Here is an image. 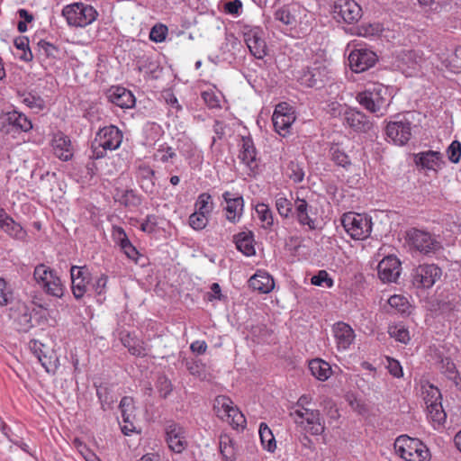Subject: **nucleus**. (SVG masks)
<instances>
[{
    "label": "nucleus",
    "mask_w": 461,
    "mask_h": 461,
    "mask_svg": "<svg viewBox=\"0 0 461 461\" xmlns=\"http://www.w3.org/2000/svg\"><path fill=\"white\" fill-rule=\"evenodd\" d=\"M31 348L46 372L54 375L59 365L54 350L37 340L31 341Z\"/></svg>",
    "instance_id": "13"
},
{
    "label": "nucleus",
    "mask_w": 461,
    "mask_h": 461,
    "mask_svg": "<svg viewBox=\"0 0 461 461\" xmlns=\"http://www.w3.org/2000/svg\"><path fill=\"white\" fill-rule=\"evenodd\" d=\"M244 39L250 53L258 59L267 55V43L263 39V31L254 27L244 32Z\"/></svg>",
    "instance_id": "19"
},
{
    "label": "nucleus",
    "mask_w": 461,
    "mask_h": 461,
    "mask_svg": "<svg viewBox=\"0 0 461 461\" xmlns=\"http://www.w3.org/2000/svg\"><path fill=\"white\" fill-rule=\"evenodd\" d=\"M0 229L14 238H22L24 231L22 226L15 222L3 208H0Z\"/></svg>",
    "instance_id": "32"
},
{
    "label": "nucleus",
    "mask_w": 461,
    "mask_h": 461,
    "mask_svg": "<svg viewBox=\"0 0 461 461\" xmlns=\"http://www.w3.org/2000/svg\"><path fill=\"white\" fill-rule=\"evenodd\" d=\"M276 208L279 215L283 218H289L293 216L294 204L291 201L284 196H276Z\"/></svg>",
    "instance_id": "44"
},
{
    "label": "nucleus",
    "mask_w": 461,
    "mask_h": 461,
    "mask_svg": "<svg viewBox=\"0 0 461 461\" xmlns=\"http://www.w3.org/2000/svg\"><path fill=\"white\" fill-rule=\"evenodd\" d=\"M109 102L122 109L134 106L136 99L132 93L122 86H112L106 92Z\"/></svg>",
    "instance_id": "22"
},
{
    "label": "nucleus",
    "mask_w": 461,
    "mask_h": 461,
    "mask_svg": "<svg viewBox=\"0 0 461 461\" xmlns=\"http://www.w3.org/2000/svg\"><path fill=\"white\" fill-rule=\"evenodd\" d=\"M283 104H278L272 116L275 131L281 136H285L289 132V129L295 117L293 113L284 111Z\"/></svg>",
    "instance_id": "23"
},
{
    "label": "nucleus",
    "mask_w": 461,
    "mask_h": 461,
    "mask_svg": "<svg viewBox=\"0 0 461 461\" xmlns=\"http://www.w3.org/2000/svg\"><path fill=\"white\" fill-rule=\"evenodd\" d=\"M461 305V294L455 288L444 289L437 297L433 304L434 311L439 315L450 316L458 311Z\"/></svg>",
    "instance_id": "7"
},
{
    "label": "nucleus",
    "mask_w": 461,
    "mask_h": 461,
    "mask_svg": "<svg viewBox=\"0 0 461 461\" xmlns=\"http://www.w3.org/2000/svg\"><path fill=\"white\" fill-rule=\"evenodd\" d=\"M249 286L256 291L262 294H267L271 292L275 286L273 277L262 271H258L249 280Z\"/></svg>",
    "instance_id": "30"
},
{
    "label": "nucleus",
    "mask_w": 461,
    "mask_h": 461,
    "mask_svg": "<svg viewBox=\"0 0 461 461\" xmlns=\"http://www.w3.org/2000/svg\"><path fill=\"white\" fill-rule=\"evenodd\" d=\"M165 433L168 447L175 453H182L187 445L184 429L179 424L171 422L166 426Z\"/></svg>",
    "instance_id": "21"
},
{
    "label": "nucleus",
    "mask_w": 461,
    "mask_h": 461,
    "mask_svg": "<svg viewBox=\"0 0 461 461\" xmlns=\"http://www.w3.org/2000/svg\"><path fill=\"white\" fill-rule=\"evenodd\" d=\"M241 149L239 158L250 169H254L257 165V149L250 136L242 137Z\"/></svg>",
    "instance_id": "28"
},
{
    "label": "nucleus",
    "mask_w": 461,
    "mask_h": 461,
    "mask_svg": "<svg viewBox=\"0 0 461 461\" xmlns=\"http://www.w3.org/2000/svg\"><path fill=\"white\" fill-rule=\"evenodd\" d=\"M54 154L61 160L68 161L73 156L71 141L63 133H58L52 140Z\"/></svg>",
    "instance_id": "29"
},
{
    "label": "nucleus",
    "mask_w": 461,
    "mask_h": 461,
    "mask_svg": "<svg viewBox=\"0 0 461 461\" xmlns=\"http://www.w3.org/2000/svg\"><path fill=\"white\" fill-rule=\"evenodd\" d=\"M62 15L69 25L85 27L95 20L97 12L89 5L74 3L63 8Z\"/></svg>",
    "instance_id": "4"
},
{
    "label": "nucleus",
    "mask_w": 461,
    "mask_h": 461,
    "mask_svg": "<svg viewBox=\"0 0 461 461\" xmlns=\"http://www.w3.org/2000/svg\"><path fill=\"white\" fill-rule=\"evenodd\" d=\"M14 46L21 50H23L21 59L29 62L33 59V55L29 47V39L25 36L17 37L14 41Z\"/></svg>",
    "instance_id": "48"
},
{
    "label": "nucleus",
    "mask_w": 461,
    "mask_h": 461,
    "mask_svg": "<svg viewBox=\"0 0 461 461\" xmlns=\"http://www.w3.org/2000/svg\"><path fill=\"white\" fill-rule=\"evenodd\" d=\"M156 388L159 396L166 399L171 393L173 385L166 375H159L156 382Z\"/></svg>",
    "instance_id": "49"
},
{
    "label": "nucleus",
    "mask_w": 461,
    "mask_h": 461,
    "mask_svg": "<svg viewBox=\"0 0 461 461\" xmlns=\"http://www.w3.org/2000/svg\"><path fill=\"white\" fill-rule=\"evenodd\" d=\"M401 262L394 256L383 258L377 267L378 276L383 282H396L400 276Z\"/></svg>",
    "instance_id": "20"
},
{
    "label": "nucleus",
    "mask_w": 461,
    "mask_h": 461,
    "mask_svg": "<svg viewBox=\"0 0 461 461\" xmlns=\"http://www.w3.org/2000/svg\"><path fill=\"white\" fill-rule=\"evenodd\" d=\"M439 369L448 379L458 374L455 363L449 357L441 359Z\"/></svg>",
    "instance_id": "55"
},
{
    "label": "nucleus",
    "mask_w": 461,
    "mask_h": 461,
    "mask_svg": "<svg viewBox=\"0 0 461 461\" xmlns=\"http://www.w3.org/2000/svg\"><path fill=\"white\" fill-rule=\"evenodd\" d=\"M33 313H37L35 308L24 303H18L11 309V317L16 323L19 331L27 332L34 326L32 321Z\"/></svg>",
    "instance_id": "18"
},
{
    "label": "nucleus",
    "mask_w": 461,
    "mask_h": 461,
    "mask_svg": "<svg viewBox=\"0 0 461 461\" xmlns=\"http://www.w3.org/2000/svg\"><path fill=\"white\" fill-rule=\"evenodd\" d=\"M225 421L230 423L234 429H243L246 425V419L244 415L237 408L232 411L229 420H225Z\"/></svg>",
    "instance_id": "56"
},
{
    "label": "nucleus",
    "mask_w": 461,
    "mask_h": 461,
    "mask_svg": "<svg viewBox=\"0 0 461 461\" xmlns=\"http://www.w3.org/2000/svg\"><path fill=\"white\" fill-rule=\"evenodd\" d=\"M406 237L410 245L420 253L429 254L438 248V242L428 231L412 228L406 232Z\"/></svg>",
    "instance_id": "12"
},
{
    "label": "nucleus",
    "mask_w": 461,
    "mask_h": 461,
    "mask_svg": "<svg viewBox=\"0 0 461 461\" xmlns=\"http://www.w3.org/2000/svg\"><path fill=\"white\" fill-rule=\"evenodd\" d=\"M73 445L78 449V451L84 455L87 461H94L96 459L94 453H92L86 447V445L79 438H76L73 440Z\"/></svg>",
    "instance_id": "63"
},
{
    "label": "nucleus",
    "mask_w": 461,
    "mask_h": 461,
    "mask_svg": "<svg viewBox=\"0 0 461 461\" xmlns=\"http://www.w3.org/2000/svg\"><path fill=\"white\" fill-rule=\"evenodd\" d=\"M122 140V134L119 129L113 125H110L99 130L93 140V147L114 150L119 148Z\"/></svg>",
    "instance_id": "15"
},
{
    "label": "nucleus",
    "mask_w": 461,
    "mask_h": 461,
    "mask_svg": "<svg viewBox=\"0 0 461 461\" xmlns=\"http://www.w3.org/2000/svg\"><path fill=\"white\" fill-rule=\"evenodd\" d=\"M71 290L74 297L80 300L90 291L92 276L86 267L73 266L70 268Z\"/></svg>",
    "instance_id": "9"
},
{
    "label": "nucleus",
    "mask_w": 461,
    "mask_h": 461,
    "mask_svg": "<svg viewBox=\"0 0 461 461\" xmlns=\"http://www.w3.org/2000/svg\"><path fill=\"white\" fill-rule=\"evenodd\" d=\"M212 129L215 136L212 137V146L215 144L217 140H221L224 137L226 123L222 121L216 120L214 121Z\"/></svg>",
    "instance_id": "64"
},
{
    "label": "nucleus",
    "mask_w": 461,
    "mask_h": 461,
    "mask_svg": "<svg viewBox=\"0 0 461 461\" xmlns=\"http://www.w3.org/2000/svg\"><path fill=\"white\" fill-rule=\"evenodd\" d=\"M387 95V87L382 84H373L364 91L357 93L356 99L366 111L381 117L386 113L390 105Z\"/></svg>",
    "instance_id": "1"
},
{
    "label": "nucleus",
    "mask_w": 461,
    "mask_h": 461,
    "mask_svg": "<svg viewBox=\"0 0 461 461\" xmlns=\"http://www.w3.org/2000/svg\"><path fill=\"white\" fill-rule=\"evenodd\" d=\"M167 33V26L161 23H158L150 29L149 38L156 43H160L166 40Z\"/></svg>",
    "instance_id": "46"
},
{
    "label": "nucleus",
    "mask_w": 461,
    "mask_h": 461,
    "mask_svg": "<svg viewBox=\"0 0 461 461\" xmlns=\"http://www.w3.org/2000/svg\"><path fill=\"white\" fill-rule=\"evenodd\" d=\"M294 211L293 216H295L298 223L302 226H308L309 230H313L316 229L315 221L309 215L311 206L305 199L297 197L294 203Z\"/></svg>",
    "instance_id": "24"
},
{
    "label": "nucleus",
    "mask_w": 461,
    "mask_h": 461,
    "mask_svg": "<svg viewBox=\"0 0 461 461\" xmlns=\"http://www.w3.org/2000/svg\"><path fill=\"white\" fill-rule=\"evenodd\" d=\"M298 82L306 87H321L328 80V72L323 66L307 67L299 72Z\"/></svg>",
    "instance_id": "16"
},
{
    "label": "nucleus",
    "mask_w": 461,
    "mask_h": 461,
    "mask_svg": "<svg viewBox=\"0 0 461 461\" xmlns=\"http://www.w3.org/2000/svg\"><path fill=\"white\" fill-rule=\"evenodd\" d=\"M37 45H38V52H39L40 57H43L45 59H51V60H54V59H57L59 58L60 50L59 47L55 46L54 44H52L47 41L41 40Z\"/></svg>",
    "instance_id": "38"
},
{
    "label": "nucleus",
    "mask_w": 461,
    "mask_h": 461,
    "mask_svg": "<svg viewBox=\"0 0 461 461\" xmlns=\"http://www.w3.org/2000/svg\"><path fill=\"white\" fill-rule=\"evenodd\" d=\"M427 410L429 418L433 423L441 425L446 421L447 414L442 407L441 402L435 404L429 403V407H428Z\"/></svg>",
    "instance_id": "43"
},
{
    "label": "nucleus",
    "mask_w": 461,
    "mask_h": 461,
    "mask_svg": "<svg viewBox=\"0 0 461 461\" xmlns=\"http://www.w3.org/2000/svg\"><path fill=\"white\" fill-rule=\"evenodd\" d=\"M313 285L325 286L330 288L333 286V280L326 270H320L317 275L313 276L311 279Z\"/></svg>",
    "instance_id": "53"
},
{
    "label": "nucleus",
    "mask_w": 461,
    "mask_h": 461,
    "mask_svg": "<svg viewBox=\"0 0 461 461\" xmlns=\"http://www.w3.org/2000/svg\"><path fill=\"white\" fill-rule=\"evenodd\" d=\"M13 299V294L7 289V284L4 278H0V305H7Z\"/></svg>",
    "instance_id": "58"
},
{
    "label": "nucleus",
    "mask_w": 461,
    "mask_h": 461,
    "mask_svg": "<svg viewBox=\"0 0 461 461\" xmlns=\"http://www.w3.org/2000/svg\"><path fill=\"white\" fill-rule=\"evenodd\" d=\"M259 437L264 449L273 453L276 448V442L269 427L262 422L259 426Z\"/></svg>",
    "instance_id": "36"
},
{
    "label": "nucleus",
    "mask_w": 461,
    "mask_h": 461,
    "mask_svg": "<svg viewBox=\"0 0 461 461\" xmlns=\"http://www.w3.org/2000/svg\"><path fill=\"white\" fill-rule=\"evenodd\" d=\"M331 160L338 166L346 167L350 165L348 156L339 148L338 144H333L330 149Z\"/></svg>",
    "instance_id": "45"
},
{
    "label": "nucleus",
    "mask_w": 461,
    "mask_h": 461,
    "mask_svg": "<svg viewBox=\"0 0 461 461\" xmlns=\"http://www.w3.org/2000/svg\"><path fill=\"white\" fill-rule=\"evenodd\" d=\"M341 224L346 232L356 240L367 239L372 231V218L367 214L348 212L341 216Z\"/></svg>",
    "instance_id": "3"
},
{
    "label": "nucleus",
    "mask_w": 461,
    "mask_h": 461,
    "mask_svg": "<svg viewBox=\"0 0 461 461\" xmlns=\"http://www.w3.org/2000/svg\"><path fill=\"white\" fill-rule=\"evenodd\" d=\"M309 369L312 375L320 381H326L332 372L330 364L320 358L311 360Z\"/></svg>",
    "instance_id": "34"
},
{
    "label": "nucleus",
    "mask_w": 461,
    "mask_h": 461,
    "mask_svg": "<svg viewBox=\"0 0 461 461\" xmlns=\"http://www.w3.org/2000/svg\"><path fill=\"white\" fill-rule=\"evenodd\" d=\"M335 19L340 18L348 24L356 23L362 16L361 6L354 0H338L332 7Z\"/></svg>",
    "instance_id": "10"
},
{
    "label": "nucleus",
    "mask_w": 461,
    "mask_h": 461,
    "mask_svg": "<svg viewBox=\"0 0 461 461\" xmlns=\"http://www.w3.org/2000/svg\"><path fill=\"white\" fill-rule=\"evenodd\" d=\"M235 407L231 399L225 395H218L213 402V411L221 420H229Z\"/></svg>",
    "instance_id": "33"
},
{
    "label": "nucleus",
    "mask_w": 461,
    "mask_h": 461,
    "mask_svg": "<svg viewBox=\"0 0 461 461\" xmlns=\"http://www.w3.org/2000/svg\"><path fill=\"white\" fill-rule=\"evenodd\" d=\"M385 134L393 143L404 145L411 137V122L405 116L398 114L394 121L387 123Z\"/></svg>",
    "instance_id": "5"
},
{
    "label": "nucleus",
    "mask_w": 461,
    "mask_h": 461,
    "mask_svg": "<svg viewBox=\"0 0 461 461\" xmlns=\"http://www.w3.org/2000/svg\"><path fill=\"white\" fill-rule=\"evenodd\" d=\"M448 159L452 163H458L461 158V143L454 140L447 149Z\"/></svg>",
    "instance_id": "57"
},
{
    "label": "nucleus",
    "mask_w": 461,
    "mask_h": 461,
    "mask_svg": "<svg viewBox=\"0 0 461 461\" xmlns=\"http://www.w3.org/2000/svg\"><path fill=\"white\" fill-rule=\"evenodd\" d=\"M334 337L339 349H348L355 339L352 328L345 322H338L333 326Z\"/></svg>",
    "instance_id": "25"
},
{
    "label": "nucleus",
    "mask_w": 461,
    "mask_h": 461,
    "mask_svg": "<svg viewBox=\"0 0 461 461\" xmlns=\"http://www.w3.org/2000/svg\"><path fill=\"white\" fill-rule=\"evenodd\" d=\"M296 6L284 5L275 12V19L285 25H294L296 23Z\"/></svg>",
    "instance_id": "35"
},
{
    "label": "nucleus",
    "mask_w": 461,
    "mask_h": 461,
    "mask_svg": "<svg viewBox=\"0 0 461 461\" xmlns=\"http://www.w3.org/2000/svg\"><path fill=\"white\" fill-rule=\"evenodd\" d=\"M387 369L389 373L396 378H400L403 375L400 362L393 357H387Z\"/></svg>",
    "instance_id": "59"
},
{
    "label": "nucleus",
    "mask_w": 461,
    "mask_h": 461,
    "mask_svg": "<svg viewBox=\"0 0 461 461\" xmlns=\"http://www.w3.org/2000/svg\"><path fill=\"white\" fill-rule=\"evenodd\" d=\"M396 453L405 461H429L430 452L419 438L408 435L399 436L394 442Z\"/></svg>",
    "instance_id": "2"
},
{
    "label": "nucleus",
    "mask_w": 461,
    "mask_h": 461,
    "mask_svg": "<svg viewBox=\"0 0 461 461\" xmlns=\"http://www.w3.org/2000/svg\"><path fill=\"white\" fill-rule=\"evenodd\" d=\"M55 273V270L50 268L44 264H39L34 268L33 277L36 283L42 287L46 283H48L50 280L49 278H51Z\"/></svg>",
    "instance_id": "40"
},
{
    "label": "nucleus",
    "mask_w": 461,
    "mask_h": 461,
    "mask_svg": "<svg viewBox=\"0 0 461 461\" xmlns=\"http://www.w3.org/2000/svg\"><path fill=\"white\" fill-rule=\"evenodd\" d=\"M442 270L434 264L420 265L413 270L412 283L418 288H430L441 277Z\"/></svg>",
    "instance_id": "8"
},
{
    "label": "nucleus",
    "mask_w": 461,
    "mask_h": 461,
    "mask_svg": "<svg viewBox=\"0 0 461 461\" xmlns=\"http://www.w3.org/2000/svg\"><path fill=\"white\" fill-rule=\"evenodd\" d=\"M343 120L350 129L357 133H367L374 127L369 117L357 108H347L343 113Z\"/></svg>",
    "instance_id": "14"
},
{
    "label": "nucleus",
    "mask_w": 461,
    "mask_h": 461,
    "mask_svg": "<svg viewBox=\"0 0 461 461\" xmlns=\"http://www.w3.org/2000/svg\"><path fill=\"white\" fill-rule=\"evenodd\" d=\"M256 212L258 215L259 220L263 222L264 228H270L273 225L274 221L272 211L267 204L258 203L256 206Z\"/></svg>",
    "instance_id": "47"
},
{
    "label": "nucleus",
    "mask_w": 461,
    "mask_h": 461,
    "mask_svg": "<svg viewBox=\"0 0 461 461\" xmlns=\"http://www.w3.org/2000/svg\"><path fill=\"white\" fill-rule=\"evenodd\" d=\"M222 197L227 203V220L233 223L239 221L244 206L242 196L232 197V194L230 192H225L222 194Z\"/></svg>",
    "instance_id": "26"
},
{
    "label": "nucleus",
    "mask_w": 461,
    "mask_h": 461,
    "mask_svg": "<svg viewBox=\"0 0 461 461\" xmlns=\"http://www.w3.org/2000/svg\"><path fill=\"white\" fill-rule=\"evenodd\" d=\"M291 414L295 417V422L303 423L305 421V429L312 435H321L324 432V422L321 420L318 410L303 408L301 410H295Z\"/></svg>",
    "instance_id": "11"
},
{
    "label": "nucleus",
    "mask_w": 461,
    "mask_h": 461,
    "mask_svg": "<svg viewBox=\"0 0 461 461\" xmlns=\"http://www.w3.org/2000/svg\"><path fill=\"white\" fill-rule=\"evenodd\" d=\"M381 32V27L376 24H363L358 28V35L368 37L377 35Z\"/></svg>",
    "instance_id": "62"
},
{
    "label": "nucleus",
    "mask_w": 461,
    "mask_h": 461,
    "mask_svg": "<svg viewBox=\"0 0 461 461\" xmlns=\"http://www.w3.org/2000/svg\"><path fill=\"white\" fill-rule=\"evenodd\" d=\"M388 303L392 308L396 309L402 313H405L410 307L408 300L404 296L399 294L392 295L388 299Z\"/></svg>",
    "instance_id": "52"
},
{
    "label": "nucleus",
    "mask_w": 461,
    "mask_h": 461,
    "mask_svg": "<svg viewBox=\"0 0 461 461\" xmlns=\"http://www.w3.org/2000/svg\"><path fill=\"white\" fill-rule=\"evenodd\" d=\"M233 241L239 251L247 257L255 255L256 250L254 248V235L252 231H242L233 237Z\"/></svg>",
    "instance_id": "31"
},
{
    "label": "nucleus",
    "mask_w": 461,
    "mask_h": 461,
    "mask_svg": "<svg viewBox=\"0 0 461 461\" xmlns=\"http://www.w3.org/2000/svg\"><path fill=\"white\" fill-rule=\"evenodd\" d=\"M188 221L191 228L202 230L207 226L209 220L207 215L194 212L189 216Z\"/></svg>",
    "instance_id": "51"
},
{
    "label": "nucleus",
    "mask_w": 461,
    "mask_h": 461,
    "mask_svg": "<svg viewBox=\"0 0 461 461\" xmlns=\"http://www.w3.org/2000/svg\"><path fill=\"white\" fill-rule=\"evenodd\" d=\"M423 394L427 408L429 407V403L435 404L440 402L442 400V395L439 389L433 386L432 384L429 385V388L423 391Z\"/></svg>",
    "instance_id": "50"
},
{
    "label": "nucleus",
    "mask_w": 461,
    "mask_h": 461,
    "mask_svg": "<svg viewBox=\"0 0 461 461\" xmlns=\"http://www.w3.org/2000/svg\"><path fill=\"white\" fill-rule=\"evenodd\" d=\"M106 284L107 276L105 275H101L94 283L91 282L90 291L100 295L104 293Z\"/></svg>",
    "instance_id": "61"
},
{
    "label": "nucleus",
    "mask_w": 461,
    "mask_h": 461,
    "mask_svg": "<svg viewBox=\"0 0 461 461\" xmlns=\"http://www.w3.org/2000/svg\"><path fill=\"white\" fill-rule=\"evenodd\" d=\"M220 451L223 458L227 461L235 460V450L232 439L228 435H221L220 437Z\"/></svg>",
    "instance_id": "41"
},
{
    "label": "nucleus",
    "mask_w": 461,
    "mask_h": 461,
    "mask_svg": "<svg viewBox=\"0 0 461 461\" xmlns=\"http://www.w3.org/2000/svg\"><path fill=\"white\" fill-rule=\"evenodd\" d=\"M114 235L120 241V245L122 249H123L124 253L127 255L129 258H131L135 260V256L138 255V251L131 244L130 240H128L124 230L118 227L114 229Z\"/></svg>",
    "instance_id": "39"
},
{
    "label": "nucleus",
    "mask_w": 461,
    "mask_h": 461,
    "mask_svg": "<svg viewBox=\"0 0 461 461\" xmlns=\"http://www.w3.org/2000/svg\"><path fill=\"white\" fill-rule=\"evenodd\" d=\"M23 103L31 109L37 111H41L45 107L44 100L41 96L32 94L26 95L23 99Z\"/></svg>",
    "instance_id": "54"
},
{
    "label": "nucleus",
    "mask_w": 461,
    "mask_h": 461,
    "mask_svg": "<svg viewBox=\"0 0 461 461\" xmlns=\"http://www.w3.org/2000/svg\"><path fill=\"white\" fill-rule=\"evenodd\" d=\"M442 158L443 156L440 152L429 150L415 155V163L422 168L436 171L437 168L440 167L441 165L444 164Z\"/></svg>",
    "instance_id": "27"
},
{
    "label": "nucleus",
    "mask_w": 461,
    "mask_h": 461,
    "mask_svg": "<svg viewBox=\"0 0 461 461\" xmlns=\"http://www.w3.org/2000/svg\"><path fill=\"white\" fill-rule=\"evenodd\" d=\"M201 96L208 107H220V99L213 91H203Z\"/></svg>",
    "instance_id": "60"
},
{
    "label": "nucleus",
    "mask_w": 461,
    "mask_h": 461,
    "mask_svg": "<svg viewBox=\"0 0 461 461\" xmlns=\"http://www.w3.org/2000/svg\"><path fill=\"white\" fill-rule=\"evenodd\" d=\"M1 123V131L5 134L27 132L32 129V123L27 116L15 110L5 113Z\"/></svg>",
    "instance_id": "6"
},
{
    "label": "nucleus",
    "mask_w": 461,
    "mask_h": 461,
    "mask_svg": "<svg viewBox=\"0 0 461 461\" xmlns=\"http://www.w3.org/2000/svg\"><path fill=\"white\" fill-rule=\"evenodd\" d=\"M377 61L376 54L367 49H357L350 52L348 62L351 69L356 73L364 72L372 68Z\"/></svg>",
    "instance_id": "17"
},
{
    "label": "nucleus",
    "mask_w": 461,
    "mask_h": 461,
    "mask_svg": "<svg viewBox=\"0 0 461 461\" xmlns=\"http://www.w3.org/2000/svg\"><path fill=\"white\" fill-rule=\"evenodd\" d=\"M49 279L50 280L48 281V283H46L41 288L49 295L61 298L64 294L65 287H64L59 276L57 275V272L54 274V276L51 278H49Z\"/></svg>",
    "instance_id": "37"
},
{
    "label": "nucleus",
    "mask_w": 461,
    "mask_h": 461,
    "mask_svg": "<svg viewBox=\"0 0 461 461\" xmlns=\"http://www.w3.org/2000/svg\"><path fill=\"white\" fill-rule=\"evenodd\" d=\"M195 212L209 216L213 209L212 195L208 193L199 194L195 203Z\"/></svg>",
    "instance_id": "42"
}]
</instances>
